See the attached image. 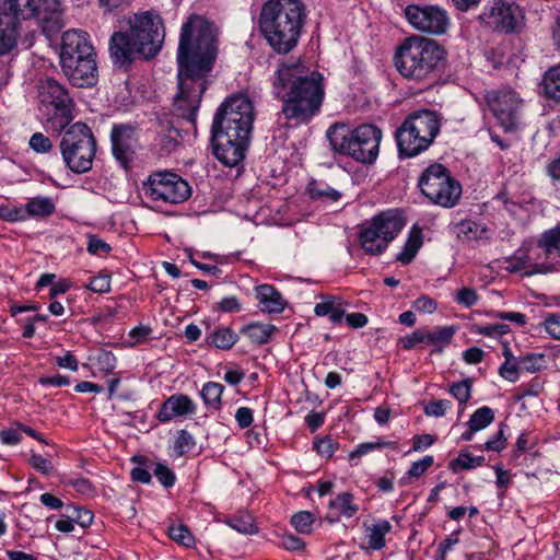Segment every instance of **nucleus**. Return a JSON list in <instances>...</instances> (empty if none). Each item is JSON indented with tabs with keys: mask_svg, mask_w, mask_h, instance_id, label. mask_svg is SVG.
<instances>
[{
	"mask_svg": "<svg viewBox=\"0 0 560 560\" xmlns=\"http://www.w3.org/2000/svg\"><path fill=\"white\" fill-rule=\"evenodd\" d=\"M328 509L332 514L331 518L327 516L330 522L337 521L341 516L350 518L359 511V506L354 503L353 495L350 492L337 494L335 499L329 501Z\"/></svg>",
	"mask_w": 560,
	"mask_h": 560,
	"instance_id": "b1692460",
	"label": "nucleus"
},
{
	"mask_svg": "<svg viewBox=\"0 0 560 560\" xmlns=\"http://www.w3.org/2000/svg\"><path fill=\"white\" fill-rule=\"evenodd\" d=\"M392 529V525L386 520H381L371 526H366L368 547L372 550H380L385 546V535Z\"/></svg>",
	"mask_w": 560,
	"mask_h": 560,
	"instance_id": "cd10ccee",
	"label": "nucleus"
},
{
	"mask_svg": "<svg viewBox=\"0 0 560 560\" xmlns=\"http://www.w3.org/2000/svg\"><path fill=\"white\" fill-rule=\"evenodd\" d=\"M521 8L505 0H491L480 15L489 27L504 33L516 31L523 22Z\"/></svg>",
	"mask_w": 560,
	"mask_h": 560,
	"instance_id": "a211bd4d",
	"label": "nucleus"
},
{
	"mask_svg": "<svg viewBox=\"0 0 560 560\" xmlns=\"http://www.w3.org/2000/svg\"><path fill=\"white\" fill-rule=\"evenodd\" d=\"M110 141L114 156L126 165L138 144L136 128L130 124L115 125L110 132Z\"/></svg>",
	"mask_w": 560,
	"mask_h": 560,
	"instance_id": "aec40b11",
	"label": "nucleus"
},
{
	"mask_svg": "<svg viewBox=\"0 0 560 560\" xmlns=\"http://www.w3.org/2000/svg\"><path fill=\"white\" fill-rule=\"evenodd\" d=\"M314 313L317 316L328 315L334 324L340 323L345 314L341 299L332 295L325 296L320 303L315 305Z\"/></svg>",
	"mask_w": 560,
	"mask_h": 560,
	"instance_id": "a878e982",
	"label": "nucleus"
},
{
	"mask_svg": "<svg viewBox=\"0 0 560 560\" xmlns=\"http://www.w3.org/2000/svg\"><path fill=\"white\" fill-rule=\"evenodd\" d=\"M314 515L308 511H300L291 517V524L300 534H311L313 530Z\"/></svg>",
	"mask_w": 560,
	"mask_h": 560,
	"instance_id": "a19ab883",
	"label": "nucleus"
},
{
	"mask_svg": "<svg viewBox=\"0 0 560 560\" xmlns=\"http://www.w3.org/2000/svg\"><path fill=\"white\" fill-rule=\"evenodd\" d=\"M154 475L159 481L166 488L172 487L175 482V475L165 465L158 464L154 468Z\"/></svg>",
	"mask_w": 560,
	"mask_h": 560,
	"instance_id": "864d4df0",
	"label": "nucleus"
},
{
	"mask_svg": "<svg viewBox=\"0 0 560 560\" xmlns=\"http://www.w3.org/2000/svg\"><path fill=\"white\" fill-rule=\"evenodd\" d=\"M305 19L302 0H268L261 8L259 28L275 51L288 54L296 46Z\"/></svg>",
	"mask_w": 560,
	"mask_h": 560,
	"instance_id": "20e7f679",
	"label": "nucleus"
},
{
	"mask_svg": "<svg viewBox=\"0 0 560 560\" xmlns=\"http://www.w3.org/2000/svg\"><path fill=\"white\" fill-rule=\"evenodd\" d=\"M21 4L19 0H0V16L13 15L15 19H21L19 14Z\"/></svg>",
	"mask_w": 560,
	"mask_h": 560,
	"instance_id": "052dcab7",
	"label": "nucleus"
},
{
	"mask_svg": "<svg viewBox=\"0 0 560 560\" xmlns=\"http://www.w3.org/2000/svg\"><path fill=\"white\" fill-rule=\"evenodd\" d=\"M18 19L13 15L0 16V55L10 52L19 37Z\"/></svg>",
	"mask_w": 560,
	"mask_h": 560,
	"instance_id": "393cba45",
	"label": "nucleus"
},
{
	"mask_svg": "<svg viewBox=\"0 0 560 560\" xmlns=\"http://www.w3.org/2000/svg\"><path fill=\"white\" fill-rule=\"evenodd\" d=\"M307 190L312 199L320 200L323 202H336L341 197V194L338 190L315 182L308 185Z\"/></svg>",
	"mask_w": 560,
	"mask_h": 560,
	"instance_id": "c9c22d12",
	"label": "nucleus"
},
{
	"mask_svg": "<svg viewBox=\"0 0 560 560\" xmlns=\"http://www.w3.org/2000/svg\"><path fill=\"white\" fill-rule=\"evenodd\" d=\"M214 119L230 129V122L238 119L242 124H250L254 121V106L252 101L243 94L233 95L228 98L218 109Z\"/></svg>",
	"mask_w": 560,
	"mask_h": 560,
	"instance_id": "6ab92c4d",
	"label": "nucleus"
},
{
	"mask_svg": "<svg viewBox=\"0 0 560 560\" xmlns=\"http://www.w3.org/2000/svg\"><path fill=\"white\" fill-rule=\"evenodd\" d=\"M88 288L98 293L108 292L110 289V279L107 275H98L90 281Z\"/></svg>",
	"mask_w": 560,
	"mask_h": 560,
	"instance_id": "4d7b16f0",
	"label": "nucleus"
},
{
	"mask_svg": "<svg viewBox=\"0 0 560 560\" xmlns=\"http://www.w3.org/2000/svg\"><path fill=\"white\" fill-rule=\"evenodd\" d=\"M419 187L432 203L444 208L454 207L462 195L460 184L442 164L427 167L419 178Z\"/></svg>",
	"mask_w": 560,
	"mask_h": 560,
	"instance_id": "9b49d317",
	"label": "nucleus"
},
{
	"mask_svg": "<svg viewBox=\"0 0 560 560\" xmlns=\"http://www.w3.org/2000/svg\"><path fill=\"white\" fill-rule=\"evenodd\" d=\"M422 245L421 233L412 231L404 246V249L397 255V260L402 264H409Z\"/></svg>",
	"mask_w": 560,
	"mask_h": 560,
	"instance_id": "e433bc0d",
	"label": "nucleus"
},
{
	"mask_svg": "<svg viewBox=\"0 0 560 560\" xmlns=\"http://www.w3.org/2000/svg\"><path fill=\"white\" fill-rule=\"evenodd\" d=\"M39 98L43 105L54 112L49 118L54 130L65 129L73 119L74 103L68 91L56 80L46 79L39 85Z\"/></svg>",
	"mask_w": 560,
	"mask_h": 560,
	"instance_id": "4468645a",
	"label": "nucleus"
},
{
	"mask_svg": "<svg viewBox=\"0 0 560 560\" xmlns=\"http://www.w3.org/2000/svg\"><path fill=\"white\" fill-rule=\"evenodd\" d=\"M168 533H170V537L174 541H176L185 547H191L195 544L194 536L190 534L188 528L184 525L172 526V527H170Z\"/></svg>",
	"mask_w": 560,
	"mask_h": 560,
	"instance_id": "c03bdc74",
	"label": "nucleus"
},
{
	"mask_svg": "<svg viewBox=\"0 0 560 560\" xmlns=\"http://www.w3.org/2000/svg\"><path fill=\"white\" fill-rule=\"evenodd\" d=\"M253 419V410L248 407H240L235 412V420L242 429L248 428Z\"/></svg>",
	"mask_w": 560,
	"mask_h": 560,
	"instance_id": "69168bd1",
	"label": "nucleus"
},
{
	"mask_svg": "<svg viewBox=\"0 0 560 560\" xmlns=\"http://www.w3.org/2000/svg\"><path fill=\"white\" fill-rule=\"evenodd\" d=\"M436 302L427 295L418 298L413 302V308L417 312L432 314L436 310Z\"/></svg>",
	"mask_w": 560,
	"mask_h": 560,
	"instance_id": "bf43d9fd",
	"label": "nucleus"
},
{
	"mask_svg": "<svg viewBox=\"0 0 560 560\" xmlns=\"http://www.w3.org/2000/svg\"><path fill=\"white\" fill-rule=\"evenodd\" d=\"M277 331V327L270 324L252 323L242 329V332L253 342L264 345L269 341Z\"/></svg>",
	"mask_w": 560,
	"mask_h": 560,
	"instance_id": "c85d7f7f",
	"label": "nucleus"
},
{
	"mask_svg": "<svg viewBox=\"0 0 560 560\" xmlns=\"http://www.w3.org/2000/svg\"><path fill=\"white\" fill-rule=\"evenodd\" d=\"M455 330L453 327H438L432 331L423 330L424 343L439 346V352L442 351V348L450 343L453 338Z\"/></svg>",
	"mask_w": 560,
	"mask_h": 560,
	"instance_id": "473e14b6",
	"label": "nucleus"
},
{
	"mask_svg": "<svg viewBox=\"0 0 560 560\" xmlns=\"http://www.w3.org/2000/svg\"><path fill=\"white\" fill-rule=\"evenodd\" d=\"M405 16L416 31L430 35L445 34L451 24L447 12L438 5L409 4Z\"/></svg>",
	"mask_w": 560,
	"mask_h": 560,
	"instance_id": "f3484780",
	"label": "nucleus"
},
{
	"mask_svg": "<svg viewBox=\"0 0 560 560\" xmlns=\"http://www.w3.org/2000/svg\"><path fill=\"white\" fill-rule=\"evenodd\" d=\"M471 386L470 380H464L452 384L448 392L459 405H465L471 397Z\"/></svg>",
	"mask_w": 560,
	"mask_h": 560,
	"instance_id": "37998d69",
	"label": "nucleus"
},
{
	"mask_svg": "<svg viewBox=\"0 0 560 560\" xmlns=\"http://www.w3.org/2000/svg\"><path fill=\"white\" fill-rule=\"evenodd\" d=\"M59 11V0H24V4L21 5L19 14L22 20L34 16L48 20L50 15L57 14Z\"/></svg>",
	"mask_w": 560,
	"mask_h": 560,
	"instance_id": "4be33fe9",
	"label": "nucleus"
},
{
	"mask_svg": "<svg viewBox=\"0 0 560 560\" xmlns=\"http://www.w3.org/2000/svg\"><path fill=\"white\" fill-rule=\"evenodd\" d=\"M544 90L549 98L560 103V65L550 68L545 73Z\"/></svg>",
	"mask_w": 560,
	"mask_h": 560,
	"instance_id": "2f4dec72",
	"label": "nucleus"
},
{
	"mask_svg": "<svg viewBox=\"0 0 560 560\" xmlns=\"http://www.w3.org/2000/svg\"><path fill=\"white\" fill-rule=\"evenodd\" d=\"M60 151L71 172L82 174L90 171L96 152L91 129L83 122L71 125L61 138Z\"/></svg>",
	"mask_w": 560,
	"mask_h": 560,
	"instance_id": "1a4fd4ad",
	"label": "nucleus"
},
{
	"mask_svg": "<svg viewBox=\"0 0 560 560\" xmlns=\"http://www.w3.org/2000/svg\"><path fill=\"white\" fill-rule=\"evenodd\" d=\"M441 129V118L432 110L411 114L396 131L399 154L413 158L428 150Z\"/></svg>",
	"mask_w": 560,
	"mask_h": 560,
	"instance_id": "6e6552de",
	"label": "nucleus"
},
{
	"mask_svg": "<svg viewBox=\"0 0 560 560\" xmlns=\"http://www.w3.org/2000/svg\"><path fill=\"white\" fill-rule=\"evenodd\" d=\"M327 139L332 151L370 164L378 156L382 131L371 124L350 129L345 124H334L327 129Z\"/></svg>",
	"mask_w": 560,
	"mask_h": 560,
	"instance_id": "0eeeda50",
	"label": "nucleus"
},
{
	"mask_svg": "<svg viewBox=\"0 0 560 560\" xmlns=\"http://www.w3.org/2000/svg\"><path fill=\"white\" fill-rule=\"evenodd\" d=\"M523 247L533 275L553 271L560 258V224L545 232L537 243Z\"/></svg>",
	"mask_w": 560,
	"mask_h": 560,
	"instance_id": "2eb2a0df",
	"label": "nucleus"
},
{
	"mask_svg": "<svg viewBox=\"0 0 560 560\" xmlns=\"http://www.w3.org/2000/svg\"><path fill=\"white\" fill-rule=\"evenodd\" d=\"M546 331L557 340H560V315L551 314L545 319Z\"/></svg>",
	"mask_w": 560,
	"mask_h": 560,
	"instance_id": "680f3d73",
	"label": "nucleus"
},
{
	"mask_svg": "<svg viewBox=\"0 0 560 560\" xmlns=\"http://www.w3.org/2000/svg\"><path fill=\"white\" fill-rule=\"evenodd\" d=\"M315 448L322 456L330 457L335 453L336 446L330 438H324L315 443Z\"/></svg>",
	"mask_w": 560,
	"mask_h": 560,
	"instance_id": "774afa93",
	"label": "nucleus"
},
{
	"mask_svg": "<svg viewBox=\"0 0 560 560\" xmlns=\"http://www.w3.org/2000/svg\"><path fill=\"white\" fill-rule=\"evenodd\" d=\"M458 533H453L447 536L438 547V560H445L447 551H450L453 546L458 544Z\"/></svg>",
	"mask_w": 560,
	"mask_h": 560,
	"instance_id": "e2e57ef3",
	"label": "nucleus"
},
{
	"mask_svg": "<svg viewBox=\"0 0 560 560\" xmlns=\"http://www.w3.org/2000/svg\"><path fill=\"white\" fill-rule=\"evenodd\" d=\"M69 515L73 523H78L82 527L90 526L93 521V514L91 511L78 506H72Z\"/></svg>",
	"mask_w": 560,
	"mask_h": 560,
	"instance_id": "8fccbe9b",
	"label": "nucleus"
},
{
	"mask_svg": "<svg viewBox=\"0 0 560 560\" xmlns=\"http://www.w3.org/2000/svg\"><path fill=\"white\" fill-rule=\"evenodd\" d=\"M230 527L244 535L257 533V527L249 514H242L228 521Z\"/></svg>",
	"mask_w": 560,
	"mask_h": 560,
	"instance_id": "ea45409f",
	"label": "nucleus"
},
{
	"mask_svg": "<svg viewBox=\"0 0 560 560\" xmlns=\"http://www.w3.org/2000/svg\"><path fill=\"white\" fill-rule=\"evenodd\" d=\"M520 360L504 361L499 368V374L504 380L515 383L518 380Z\"/></svg>",
	"mask_w": 560,
	"mask_h": 560,
	"instance_id": "49530a36",
	"label": "nucleus"
},
{
	"mask_svg": "<svg viewBox=\"0 0 560 560\" xmlns=\"http://www.w3.org/2000/svg\"><path fill=\"white\" fill-rule=\"evenodd\" d=\"M446 57V51L435 40L411 35L396 47L394 65L407 80L427 82L433 80Z\"/></svg>",
	"mask_w": 560,
	"mask_h": 560,
	"instance_id": "39448f33",
	"label": "nucleus"
},
{
	"mask_svg": "<svg viewBox=\"0 0 560 560\" xmlns=\"http://www.w3.org/2000/svg\"><path fill=\"white\" fill-rule=\"evenodd\" d=\"M494 419L493 410L487 406L477 409L468 421V427L472 431H480L487 428Z\"/></svg>",
	"mask_w": 560,
	"mask_h": 560,
	"instance_id": "4c0bfd02",
	"label": "nucleus"
},
{
	"mask_svg": "<svg viewBox=\"0 0 560 560\" xmlns=\"http://www.w3.org/2000/svg\"><path fill=\"white\" fill-rule=\"evenodd\" d=\"M28 463L34 469L43 475H49L54 469L49 459L36 453L31 454Z\"/></svg>",
	"mask_w": 560,
	"mask_h": 560,
	"instance_id": "09e8293b",
	"label": "nucleus"
},
{
	"mask_svg": "<svg viewBox=\"0 0 560 560\" xmlns=\"http://www.w3.org/2000/svg\"><path fill=\"white\" fill-rule=\"evenodd\" d=\"M399 342L404 349L410 350L418 343L424 342L423 330H415L412 334L402 337Z\"/></svg>",
	"mask_w": 560,
	"mask_h": 560,
	"instance_id": "0e129e2a",
	"label": "nucleus"
},
{
	"mask_svg": "<svg viewBox=\"0 0 560 560\" xmlns=\"http://www.w3.org/2000/svg\"><path fill=\"white\" fill-rule=\"evenodd\" d=\"M141 190L149 200L164 203H180L190 196L188 183L167 171L151 174L142 183Z\"/></svg>",
	"mask_w": 560,
	"mask_h": 560,
	"instance_id": "ddd939ff",
	"label": "nucleus"
},
{
	"mask_svg": "<svg viewBox=\"0 0 560 560\" xmlns=\"http://www.w3.org/2000/svg\"><path fill=\"white\" fill-rule=\"evenodd\" d=\"M489 110L505 131H514L521 124L522 101L511 90L491 91L486 95Z\"/></svg>",
	"mask_w": 560,
	"mask_h": 560,
	"instance_id": "dca6fc26",
	"label": "nucleus"
},
{
	"mask_svg": "<svg viewBox=\"0 0 560 560\" xmlns=\"http://www.w3.org/2000/svg\"><path fill=\"white\" fill-rule=\"evenodd\" d=\"M252 127L235 119L226 129L219 119H213L212 147L217 159L228 166H236L245 156Z\"/></svg>",
	"mask_w": 560,
	"mask_h": 560,
	"instance_id": "9d476101",
	"label": "nucleus"
},
{
	"mask_svg": "<svg viewBox=\"0 0 560 560\" xmlns=\"http://www.w3.org/2000/svg\"><path fill=\"white\" fill-rule=\"evenodd\" d=\"M281 546L289 551H301L305 548V542L300 537L285 533L281 537Z\"/></svg>",
	"mask_w": 560,
	"mask_h": 560,
	"instance_id": "5fc2aeb1",
	"label": "nucleus"
},
{
	"mask_svg": "<svg viewBox=\"0 0 560 560\" xmlns=\"http://www.w3.org/2000/svg\"><path fill=\"white\" fill-rule=\"evenodd\" d=\"M214 26L199 15H191L182 26L177 50L178 93L174 107L185 119L194 120L201 96L207 89V75L217 54Z\"/></svg>",
	"mask_w": 560,
	"mask_h": 560,
	"instance_id": "f257e3e1",
	"label": "nucleus"
},
{
	"mask_svg": "<svg viewBox=\"0 0 560 560\" xmlns=\"http://www.w3.org/2000/svg\"><path fill=\"white\" fill-rule=\"evenodd\" d=\"M433 464L432 456H424L422 459L412 463L411 467L408 470L409 476L418 478L424 474V471L431 467Z\"/></svg>",
	"mask_w": 560,
	"mask_h": 560,
	"instance_id": "13d9d810",
	"label": "nucleus"
},
{
	"mask_svg": "<svg viewBox=\"0 0 560 560\" xmlns=\"http://www.w3.org/2000/svg\"><path fill=\"white\" fill-rule=\"evenodd\" d=\"M60 63L65 75L77 86H91L96 82L95 54L86 33L70 30L62 35Z\"/></svg>",
	"mask_w": 560,
	"mask_h": 560,
	"instance_id": "423d86ee",
	"label": "nucleus"
},
{
	"mask_svg": "<svg viewBox=\"0 0 560 560\" xmlns=\"http://www.w3.org/2000/svg\"><path fill=\"white\" fill-rule=\"evenodd\" d=\"M453 231L457 238L465 242L480 240L487 233V229L483 225L472 220H463L456 223Z\"/></svg>",
	"mask_w": 560,
	"mask_h": 560,
	"instance_id": "bb28decb",
	"label": "nucleus"
},
{
	"mask_svg": "<svg viewBox=\"0 0 560 560\" xmlns=\"http://www.w3.org/2000/svg\"><path fill=\"white\" fill-rule=\"evenodd\" d=\"M25 211L30 217L47 218L55 213L56 205L49 197H35L28 200Z\"/></svg>",
	"mask_w": 560,
	"mask_h": 560,
	"instance_id": "c756f323",
	"label": "nucleus"
},
{
	"mask_svg": "<svg viewBox=\"0 0 560 560\" xmlns=\"http://www.w3.org/2000/svg\"><path fill=\"white\" fill-rule=\"evenodd\" d=\"M86 249L92 255H103L110 252V246L96 235H89Z\"/></svg>",
	"mask_w": 560,
	"mask_h": 560,
	"instance_id": "3c124183",
	"label": "nucleus"
},
{
	"mask_svg": "<svg viewBox=\"0 0 560 560\" xmlns=\"http://www.w3.org/2000/svg\"><path fill=\"white\" fill-rule=\"evenodd\" d=\"M28 144L37 153H47L52 149V142L42 132H35L31 137Z\"/></svg>",
	"mask_w": 560,
	"mask_h": 560,
	"instance_id": "a18cd8bd",
	"label": "nucleus"
},
{
	"mask_svg": "<svg viewBox=\"0 0 560 560\" xmlns=\"http://www.w3.org/2000/svg\"><path fill=\"white\" fill-rule=\"evenodd\" d=\"M223 390L224 386L222 384L208 382L202 386L200 395L209 408L220 409Z\"/></svg>",
	"mask_w": 560,
	"mask_h": 560,
	"instance_id": "72a5a7b5",
	"label": "nucleus"
},
{
	"mask_svg": "<svg viewBox=\"0 0 560 560\" xmlns=\"http://www.w3.org/2000/svg\"><path fill=\"white\" fill-rule=\"evenodd\" d=\"M256 299L262 312L279 314L285 307L281 293L270 284H260L255 288Z\"/></svg>",
	"mask_w": 560,
	"mask_h": 560,
	"instance_id": "5701e85b",
	"label": "nucleus"
},
{
	"mask_svg": "<svg viewBox=\"0 0 560 560\" xmlns=\"http://www.w3.org/2000/svg\"><path fill=\"white\" fill-rule=\"evenodd\" d=\"M196 409L195 402L187 395H172L163 402L158 419L161 422H168L176 417L195 415Z\"/></svg>",
	"mask_w": 560,
	"mask_h": 560,
	"instance_id": "412c9836",
	"label": "nucleus"
},
{
	"mask_svg": "<svg viewBox=\"0 0 560 560\" xmlns=\"http://www.w3.org/2000/svg\"><path fill=\"white\" fill-rule=\"evenodd\" d=\"M195 446L194 438L186 430H182L178 432V435L175 441V448L179 454H185L192 450Z\"/></svg>",
	"mask_w": 560,
	"mask_h": 560,
	"instance_id": "603ef678",
	"label": "nucleus"
},
{
	"mask_svg": "<svg viewBox=\"0 0 560 560\" xmlns=\"http://www.w3.org/2000/svg\"><path fill=\"white\" fill-rule=\"evenodd\" d=\"M273 94L283 100L282 114L295 125L308 121L323 101L322 75L300 62L283 63L272 79Z\"/></svg>",
	"mask_w": 560,
	"mask_h": 560,
	"instance_id": "f03ea898",
	"label": "nucleus"
},
{
	"mask_svg": "<svg viewBox=\"0 0 560 560\" xmlns=\"http://www.w3.org/2000/svg\"><path fill=\"white\" fill-rule=\"evenodd\" d=\"M452 407V401L447 399L434 400L424 407V413L430 417H443Z\"/></svg>",
	"mask_w": 560,
	"mask_h": 560,
	"instance_id": "de8ad7c7",
	"label": "nucleus"
},
{
	"mask_svg": "<svg viewBox=\"0 0 560 560\" xmlns=\"http://www.w3.org/2000/svg\"><path fill=\"white\" fill-rule=\"evenodd\" d=\"M521 369L535 373L546 368L547 361L544 353H530L518 358Z\"/></svg>",
	"mask_w": 560,
	"mask_h": 560,
	"instance_id": "58836bf2",
	"label": "nucleus"
},
{
	"mask_svg": "<svg viewBox=\"0 0 560 560\" xmlns=\"http://www.w3.org/2000/svg\"><path fill=\"white\" fill-rule=\"evenodd\" d=\"M483 462V457L471 456L469 453H460L458 457L451 462L450 468L454 472H458L462 469H472L480 466Z\"/></svg>",
	"mask_w": 560,
	"mask_h": 560,
	"instance_id": "79ce46f5",
	"label": "nucleus"
},
{
	"mask_svg": "<svg viewBox=\"0 0 560 560\" xmlns=\"http://www.w3.org/2000/svg\"><path fill=\"white\" fill-rule=\"evenodd\" d=\"M526 249L522 246L513 256L506 257L503 261L504 269L511 273H522L524 276H533L532 268L527 262Z\"/></svg>",
	"mask_w": 560,
	"mask_h": 560,
	"instance_id": "7c9ffc66",
	"label": "nucleus"
},
{
	"mask_svg": "<svg viewBox=\"0 0 560 560\" xmlns=\"http://www.w3.org/2000/svg\"><path fill=\"white\" fill-rule=\"evenodd\" d=\"M405 225L400 214L388 211L375 217L360 233L362 248L372 255L381 254Z\"/></svg>",
	"mask_w": 560,
	"mask_h": 560,
	"instance_id": "f8f14e48",
	"label": "nucleus"
},
{
	"mask_svg": "<svg viewBox=\"0 0 560 560\" xmlns=\"http://www.w3.org/2000/svg\"><path fill=\"white\" fill-rule=\"evenodd\" d=\"M165 31L161 16L145 11L129 19L128 32H116L110 38L109 51L114 63L126 66L138 57L149 59L162 48Z\"/></svg>",
	"mask_w": 560,
	"mask_h": 560,
	"instance_id": "7ed1b4c3",
	"label": "nucleus"
},
{
	"mask_svg": "<svg viewBox=\"0 0 560 560\" xmlns=\"http://www.w3.org/2000/svg\"><path fill=\"white\" fill-rule=\"evenodd\" d=\"M237 339V335L228 327L214 330L209 337L210 343L222 350L231 349L236 343Z\"/></svg>",
	"mask_w": 560,
	"mask_h": 560,
	"instance_id": "f704fd0d",
	"label": "nucleus"
},
{
	"mask_svg": "<svg viewBox=\"0 0 560 560\" xmlns=\"http://www.w3.org/2000/svg\"><path fill=\"white\" fill-rule=\"evenodd\" d=\"M505 443L504 430L501 428L495 436L486 442L485 448L487 451L500 452L505 447Z\"/></svg>",
	"mask_w": 560,
	"mask_h": 560,
	"instance_id": "338daca9",
	"label": "nucleus"
},
{
	"mask_svg": "<svg viewBox=\"0 0 560 560\" xmlns=\"http://www.w3.org/2000/svg\"><path fill=\"white\" fill-rule=\"evenodd\" d=\"M478 301L477 292L469 288L460 289L456 294V302L466 307L475 305Z\"/></svg>",
	"mask_w": 560,
	"mask_h": 560,
	"instance_id": "6e6d98bb",
	"label": "nucleus"
}]
</instances>
